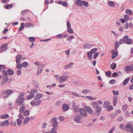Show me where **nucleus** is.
Wrapping results in <instances>:
<instances>
[{"label": "nucleus", "instance_id": "obj_1", "mask_svg": "<svg viewBox=\"0 0 133 133\" xmlns=\"http://www.w3.org/2000/svg\"><path fill=\"white\" fill-rule=\"evenodd\" d=\"M52 123V128L50 131L51 133H57L56 130L58 129V122L57 121V118L56 117L52 118L51 120Z\"/></svg>", "mask_w": 133, "mask_h": 133}, {"label": "nucleus", "instance_id": "obj_2", "mask_svg": "<svg viewBox=\"0 0 133 133\" xmlns=\"http://www.w3.org/2000/svg\"><path fill=\"white\" fill-rule=\"evenodd\" d=\"M24 94L23 93H22L18 96V98L16 101V103L18 105H24V101L25 100V98L24 97Z\"/></svg>", "mask_w": 133, "mask_h": 133}, {"label": "nucleus", "instance_id": "obj_3", "mask_svg": "<svg viewBox=\"0 0 133 133\" xmlns=\"http://www.w3.org/2000/svg\"><path fill=\"white\" fill-rule=\"evenodd\" d=\"M69 73L68 72H65L63 74V75L59 77V83H62L66 82L69 77Z\"/></svg>", "mask_w": 133, "mask_h": 133}, {"label": "nucleus", "instance_id": "obj_4", "mask_svg": "<svg viewBox=\"0 0 133 133\" xmlns=\"http://www.w3.org/2000/svg\"><path fill=\"white\" fill-rule=\"evenodd\" d=\"M93 107L95 108V111L97 113L100 112L102 110V108L101 106H99L96 102H94L92 104Z\"/></svg>", "mask_w": 133, "mask_h": 133}, {"label": "nucleus", "instance_id": "obj_5", "mask_svg": "<svg viewBox=\"0 0 133 133\" xmlns=\"http://www.w3.org/2000/svg\"><path fill=\"white\" fill-rule=\"evenodd\" d=\"M82 118V117L79 114H78L75 116L74 121L76 123H82L81 120Z\"/></svg>", "mask_w": 133, "mask_h": 133}, {"label": "nucleus", "instance_id": "obj_6", "mask_svg": "<svg viewBox=\"0 0 133 133\" xmlns=\"http://www.w3.org/2000/svg\"><path fill=\"white\" fill-rule=\"evenodd\" d=\"M41 103V100L35 98L31 102L30 104L32 105L38 106Z\"/></svg>", "mask_w": 133, "mask_h": 133}, {"label": "nucleus", "instance_id": "obj_7", "mask_svg": "<svg viewBox=\"0 0 133 133\" xmlns=\"http://www.w3.org/2000/svg\"><path fill=\"white\" fill-rule=\"evenodd\" d=\"M83 108H80L79 109L78 111L81 116L86 117L87 115L86 111Z\"/></svg>", "mask_w": 133, "mask_h": 133}, {"label": "nucleus", "instance_id": "obj_8", "mask_svg": "<svg viewBox=\"0 0 133 133\" xmlns=\"http://www.w3.org/2000/svg\"><path fill=\"white\" fill-rule=\"evenodd\" d=\"M124 70L127 73L129 72V71H133V65L125 66Z\"/></svg>", "mask_w": 133, "mask_h": 133}, {"label": "nucleus", "instance_id": "obj_9", "mask_svg": "<svg viewBox=\"0 0 133 133\" xmlns=\"http://www.w3.org/2000/svg\"><path fill=\"white\" fill-rule=\"evenodd\" d=\"M132 124L131 122H128L126 124L125 130L127 131H128L132 127Z\"/></svg>", "mask_w": 133, "mask_h": 133}, {"label": "nucleus", "instance_id": "obj_10", "mask_svg": "<svg viewBox=\"0 0 133 133\" xmlns=\"http://www.w3.org/2000/svg\"><path fill=\"white\" fill-rule=\"evenodd\" d=\"M14 92L13 90L12 89H8L6 90L5 91H3L2 92V94L3 95H5V94H6L7 95H8L9 96L12 93Z\"/></svg>", "mask_w": 133, "mask_h": 133}, {"label": "nucleus", "instance_id": "obj_11", "mask_svg": "<svg viewBox=\"0 0 133 133\" xmlns=\"http://www.w3.org/2000/svg\"><path fill=\"white\" fill-rule=\"evenodd\" d=\"M22 58V56L21 54L17 55L16 57V64L20 63V60Z\"/></svg>", "mask_w": 133, "mask_h": 133}, {"label": "nucleus", "instance_id": "obj_12", "mask_svg": "<svg viewBox=\"0 0 133 133\" xmlns=\"http://www.w3.org/2000/svg\"><path fill=\"white\" fill-rule=\"evenodd\" d=\"M74 3L75 5L81 7L82 6V1L81 0H76L75 1Z\"/></svg>", "mask_w": 133, "mask_h": 133}, {"label": "nucleus", "instance_id": "obj_13", "mask_svg": "<svg viewBox=\"0 0 133 133\" xmlns=\"http://www.w3.org/2000/svg\"><path fill=\"white\" fill-rule=\"evenodd\" d=\"M84 109L85 110L90 114L93 113V111L92 109L88 107L85 106L84 107Z\"/></svg>", "mask_w": 133, "mask_h": 133}, {"label": "nucleus", "instance_id": "obj_14", "mask_svg": "<svg viewBox=\"0 0 133 133\" xmlns=\"http://www.w3.org/2000/svg\"><path fill=\"white\" fill-rule=\"evenodd\" d=\"M9 122L8 120H6L0 124V127H2L4 126H7L9 125Z\"/></svg>", "mask_w": 133, "mask_h": 133}, {"label": "nucleus", "instance_id": "obj_15", "mask_svg": "<svg viewBox=\"0 0 133 133\" xmlns=\"http://www.w3.org/2000/svg\"><path fill=\"white\" fill-rule=\"evenodd\" d=\"M74 63H70L69 64L66 65L64 67L65 69H67L70 68H71L73 66Z\"/></svg>", "mask_w": 133, "mask_h": 133}, {"label": "nucleus", "instance_id": "obj_16", "mask_svg": "<svg viewBox=\"0 0 133 133\" xmlns=\"http://www.w3.org/2000/svg\"><path fill=\"white\" fill-rule=\"evenodd\" d=\"M92 45L89 43H86L84 44L83 46V48L84 49H89L91 47Z\"/></svg>", "mask_w": 133, "mask_h": 133}, {"label": "nucleus", "instance_id": "obj_17", "mask_svg": "<svg viewBox=\"0 0 133 133\" xmlns=\"http://www.w3.org/2000/svg\"><path fill=\"white\" fill-rule=\"evenodd\" d=\"M62 108L63 110L65 111L69 109V105L66 104H64L63 105Z\"/></svg>", "mask_w": 133, "mask_h": 133}, {"label": "nucleus", "instance_id": "obj_18", "mask_svg": "<svg viewBox=\"0 0 133 133\" xmlns=\"http://www.w3.org/2000/svg\"><path fill=\"white\" fill-rule=\"evenodd\" d=\"M30 120V118L27 117L25 118L23 122V125H25L27 124Z\"/></svg>", "mask_w": 133, "mask_h": 133}, {"label": "nucleus", "instance_id": "obj_19", "mask_svg": "<svg viewBox=\"0 0 133 133\" xmlns=\"http://www.w3.org/2000/svg\"><path fill=\"white\" fill-rule=\"evenodd\" d=\"M107 4L109 6L111 7H113L115 5L114 2L111 1H108L107 2Z\"/></svg>", "mask_w": 133, "mask_h": 133}, {"label": "nucleus", "instance_id": "obj_20", "mask_svg": "<svg viewBox=\"0 0 133 133\" xmlns=\"http://www.w3.org/2000/svg\"><path fill=\"white\" fill-rule=\"evenodd\" d=\"M43 68L42 66L38 68V70L37 72L36 75H38L41 74Z\"/></svg>", "mask_w": 133, "mask_h": 133}, {"label": "nucleus", "instance_id": "obj_21", "mask_svg": "<svg viewBox=\"0 0 133 133\" xmlns=\"http://www.w3.org/2000/svg\"><path fill=\"white\" fill-rule=\"evenodd\" d=\"M87 56L89 59L91 61L92 59V54L90 51L88 52H87Z\"/></svg>", "mask_w": 133, "mask_h": 133}, {"label": "nucleus", "instance_id": "obj_22", "mask_svg": "<svg viewBox=\"0 0 133 133\" xmlns=\"http://www.w3.org/2000/svg\"><path fill=\"white\" fill-rule=\"evenodd\" d=\"M110 103L108 101L105 102L103 105V107L104 108H107L110 105Z\"/></svg>", "mask_w": 133, "mask_h": 133}, {"label": "nucleus", "instance_id": "obj_23", "mask_svg": "<svg viewBox=\"0 0 133 133\" xmlns=\"http://www.w3.org/2000/svg\"><path fill=\"white\" fill-rule=\"evenodd\" d=\"M8 74L10 76L13 75L14 74V72L13 70L10 69H8L7 71Z\"/></svg>", "mask_w": 133, "mask_h": 133}, {"label": "nucleus", "instance_id": "obj_24", "mask_svg": "<svg viewBox=\"0 0 133 133\" xmlns=\"http://www.w3.org/2000/svg\"><path fill=\"white\" fill-rule=\"evenodd\" d=\"M83 5L85 8L88 7L89 5V3L86 1H83L82 3V5Z\"/></svg>", "mask_w": 133, "mask_h": 133}, {"label": "nucleus", "instance_id": "obj_25", "mask_svg": "<svg viewBox=\"0 0 133 133\" xmlns=\"http://www.w3.org/2000/svg\"><path fill=\"white\" fill-rule=\"evenodd\" d=\"M71 94L72 95L74 96H75L76 97H81V96L78 93L75 92H72L71 93Z\"/></svg>", "mask_w": 133, "mask_h": 133}, {"label": "nucleus", "instance_id": "obj_26", "mask_svg": "<svg viewBox=\"0 0 133 133\" xmlns=\"http://www.w3.org/2000/svg\"><path fill=\"white\" fill-rule=\"evenodd\" d=\"M130 77H129L125 79L123 82V84L124 85H126L127 84L128 82L130 80Z\"/></svg>", "mask_w": 133, "mask_h": 133}, {"label": "nucleus", "instance_id": "obj_27", "mask_svg": "<svg viewBox=\"0 0 133 133\" xmlns=\"http://www.w3.org/2000/svg\"><path fill=\"white\" fill-rule=\"evenodd\" d=\"M42 97V94L41 93H39L37 94L35 97V98L39 99Z\"/></svg>", "mask_w": 133, "mask_h": 133}, {"label": "nucleus", "instance_id": "obj_28", "mask_svg": "<svg viewBox=\"0 0 133 133\" xmlns=\"http://www.w3.org/2000/svg\"><path fill=\"white\" fill-rule=\"evenodd\" d=\"M117 97H114L113 98V105L115 106L117 102Z\"/></svg>", "mask_w": 133, "mask_h": 133}, {"label": "nucleus", "instance_id": "obj_29", "mask_svg": "<svg viewBox=\"0 0 133 133\" xmlns=\"http://www.w3.org/2000/svg\"><path fill=\"white\" fill-rule=\"evenodd\" d=\"M34 96V94L30 92V94L26 97V98L28 99H30L32 98Z\"/></svg>", "mask_w": 133, "mask_h": 133}, {"label": "nucleus", "instance_id": "obj_30", "mask_svg": "<svg viewBox=\"0 0 133 133\" xmlns=\"http://www.w3.org/2000/svg\"><path fill=\"white\" fill-rule=\"evenodd\" d=\"M91 92V91L89 90L85 89H83L82 91V92L83 93L86 94L90 93Z\"/></svg>", "mask_w": 133, "mask_h": 133}, {"label": "nucleus", "instance_id": "obj_31", "mask_svg": "<svg viewBox=\"0 0 133 133\" xmlns=\"http://www.w3.org/2000/svg\"><path fill=\"white\" fill-rule=\"evenodd\" d=\"M25 107L24 106H22L19 108V111L21 113H22L25 111Z\"/></svg>", "mask_w": 133, "mask_h": 133}, {"label": "nucleus", "instance_id": "obj_32", "mask_svg": "<svg viewBox=\"0 0 133 133\" xmlns=\"http://www.w3.org/2000/svg\"><path fill=\"white\" fill-rule=\"evenodd\" d=\"M24 26L25 24L24 23H21V25L18 29L19 31H22L24 28Z\"/></svg>", "mask_w": 133, "mask_h": 133}, {"label": "nucleus", "instance_id": "obj_33", "mask_svg": "<svg viewBox=\"0 0 133 133\" xmlns=\"http://www.w3.org/2000/svg\"><path fill=\"white\" fill-rule=\"evenodd\" d=\"M22 67L25 68L28 65V63L26 62H23L21 64Z\"/></svg>", "mask_w": 133, "mask_h": 133}, {"label": "nucleus", "instance_id": "obj_34", "mask_svg": "<svg viewBox=\"0 0 133 133\" xmlns=\"http://www.w3.org/2000/svg\"><path fill=\"white\" fill-rule=\"evenodd\" d=\"M34 26V25L30 23H27L25 24V26L26 27L29 28L30 27H33Z\"/></svg>", "mask_w": 133, "mask_h": 133}, {"label": "nucleus", "instance_id": "obj_35", "mask_svg": "<svg viewBox=\"0 0 133 133\" xmlns=\"http://www.w3.org/2000/svg\"><path fill=\"white\" fill-rule=\"evenodd\" d=\"M29 111L28 110H25L23 112V115L25 116H27L29 115Z\"/></svg>", "mask_w": 133, "mask_h": 133}, {"label": "nucleus", "instance_id": "obj_36", "mask_svg": "<svg viewBox=\"0 0 133 133\" xmlns=\"http://www.w3.org/2000/svg\"><path fill=\"white\" fill-rule=\"evenodd\" d=\"M9 115L8 114H5L1 115V118L2 119H5L9 118Z\"/></svg>", "mask_w": 133, "mask_h": 133}, {"label": "nucleus", "instance_id": "obj_37", "mask_svg": "<svg viewBox=\"0 0 133 133\" xmlns=\"http://www.w3.org/2000/svg\"><path fill=\"white\" fill-rule=\"evenodd\" d=\"M110 67L112 69H115L116 67V63H113L110 65Z\"/></svg>", "mask_w": 133, "mask_h": 133}, {"label": "nucleus", "instance_id": "obj_38", "mask_svg": "<svg viewBox=\"0 0 133 133\" xmlns=\"http://www.w3.org/2000/svg\"><path fill=\"white\" fill-rule=\"evenodd\" d=\"M13 6L12 4H8L6 5L5 8L7 9H10L12 8Z\"/></svg>", "mask_w": 133, "mask_h": 133}, {"label": "nucleus", "instance_id": "obj_39", "mask_svg": "<svg viewBox=\"0 0 133 133\" xmlns=\"http://www.w3.org/2000/svg\"><path fill=\"white\" fill-rule=\"evenodd\" d=\"M118 53L117 51H116L112 53V55L111 57L112 59L115 58L118 55Z\"/></svg>", "mask_w": 133, "mask_h": 133}, {"label": "nucleus", "instance_id": "obj_40", "mask_svg": "<svg viewBox=\"0 0 133 133\" xmlns=\"http://www.w3.org/2000/svg\"><path fill=\"white\" fill-rule=\"evenodd\" d=\"M16 65V67L17 69H22V67L21 63L17 64Z\"/></svg>", "mask_w": 133, "mask_h": 133}, {"label": "nucleus", "instance_id": "obj_41", "mask_svg": "<svg viewBox=\"0 0 133 133\" xmlns=\"http://www.w3.org/2000/svg\"><path fill=\"white\" fill-rule=\"evenodd\" d=\"M126 13L129 15H131L132 14V11L129 9H127L126 10Z\"/></svg>", "mask_w": 133, "mask_h": 133}, {"label": "nucleus", "instance_id": "obj_42", "mask_svg": "<svg viewBox=\"0 0 133 133\" xmlns=\"http://www.w3.org/2000/svg\"><path fill=\"white\" fill-rule=\"evenodd\" d=\"M78 108L79 107L78 106H77L76 107H74L72 108L73 111L76 113H77L78 111Z\"/></svg>", "mask_w": 133, "mask_h": 133}, {"label": "nucleus", "instance_id": "obj_43", "mask_svg": "<svg viewBox=\"0 0 133 133\" xmlns=\"http://www.w3.org/2000/svg\"><path fill=\"white\" fill-rule=\"evenodd\" d=\"M17 124L18 125H20L22 123L21 119L20 118H18L17 120Z\"/></svg>", "mask_w": 133, "mask_h": 133}, {"label": "nucleus", "instance_id": "obj_44", "mask_svg": "<svg viewBox=\"0 0 133 133\" xmlns=\"http://www.w3.org/2000/svg\"><path fill=\"white\" fill-rule=\"evenodd\" d=\"M107 108V111H110L113 109V107L112 105H109Z\"/></svg>", "mask_w": 133, "mask_h": 133}, {"label": "nucleus", "instance_id": "obj_45", "mask_svg": "<svg viewBox=\"0 0 133 133\" xmlns=\"http://www.w3.org/2000/svg\"><path fill=\"white\" fill-rule=\"evenodd\" d=\"M97 49L96 48L91 49L90 52L92 54L95 52L97 50Z\"/></svg>", "mask_w": 133, "mask_h": 133}, {"label": "nucleus", "instance_id": "obj_46", "mask_svg": "<svg viewBox=\"0 0 133 133\" xmlns=\"http://www.w3.org/2000/svg\"><path fill=\"white\" fill-rule=\"evenodd\" d=\"M8 45L7 43H5L4 44H2L0 47V49H3L6 47Z\"/></svg>", "mask_w": 133, "mask_h": 133}, {"label": "nucleus", "instance_id": "obj_47", "mask_svg": "<svg viewBox=\"0 0 133 133\" xmlns=\"http://www.w3.org/2000/svg\"><path fill=\"white\" fill-rule=\"evenodd\" d=\"M119 46V43L117 41H116L115 43V50H117Z\"/></svg>", "mask_w": 133, "mask_h": 133}, {"label": "nucleus", "instance_id": "obj_48", "mask_svg": "<svg viewBox=\"0 0 133 133\" xmlns=\"http://www.w3.org/2000/svg\"><path fill=\"white\" fill-rule=\"evenodd\" d=\"M105 74L108 77H111V73L110 71L106 72Z\"/></svg>", "mask_w": 133, "mask_h": 133}, {"label": "nucleus", "instance_id": "obj_49", "mask_svg": "<svg viewBox=\"0 0 133 133\" xmlns=\"http://www.w3.org/2000/svg\"><path fill=\"white\" fill-rule=\"evenodd\" d=\"M86 98L88 99H90V100H93L96 99V98H94V97H92L91 96H87L85 97Z\"/></svg>", "mask_w": 133, "mask_h": 133}, {"label": "nucleus", "instance_id": "obj_50", "mask_svg": "<svg viewBox=\"0 0 133 133\" xmlns=\"http://www.w3.org/2000/svg\"><path fill=\"white\" fill-rule=\"evenodd\" d=\"M116 81L115 79H111L110 81L109 82V83L113 85L116 83Z\"/></svg>", "mask_w": 133, "mask_h": 133}, {"label": "nucleus", "instance_id": "obj_51", "mask_svg": "<svg viewBox=\"0 0 133 133\" xmlns=\"http://www.w3.org/2000/svg\"><path fill=\"white\" fill-rule=\"evenodd\" d=\"M28 39L29 41L32 42H33L35 40V38L33 37H29L28 38Z\"/></svg>", "mask_w": 133, "mask_h": 133}, {"label": "nucleus", "instance_id": "obj_52", "mask_svg": "<svg viewBox=\"0 0 133 133\" xmlns=\"http://www.w3.org/2000/svg\"><path fill=\"white\" fill-rule=\"evenodd\" d=\"M128 36L127 35H126L122 39L123 40L124 42H126L128 39Z\"/></svg>", "mask_w": 133, "mask_h": 133}, {"label": "nucleus", "instance_id": "obj_53", "mask_svg": "<svg viewBox=\"0 0 133 133\" xmlns=\"http://www.w3.org/2000/svg\"><path fill=\"white\" fill-rule=\"evenodd\" d=\"M6 67L5 66L0 65V71H1V70H4L5 69Z\"/></svg>", "mask_w": 133, "mask_h": 133}, {"label": "nucleus", "instance_id": "obj_54", "mask_svg": "<svg viewBox=\"0 0 133 133\" xmlns=\"http://www.w3.org/2000/svg\"><path fill=\"white\" fill-rule=\"evenodd\" d=\"M132 40L130 39H129L126 42V43L128 44H130L132 42Z\"/></svg>", "mask_w": 133, "mask_h": 133}, {"label": "nucleus", "instance_id": "obj_55", "mask_svg": "<svg viewBox=\"0 0 133 133\" xmlns=\"http://www.w3.org/2000/svg\"><path fill=\"white\" fill-rule=\"evenodd\" d=\"M124 18L126 21H127L129 19L130 17L128 15H124Z\"/></svg>", "mask_w": 133, "mask_h": 133}, {"label": "nucleus", "instance_id": "obj_56", "mask_svg": "<svg viewBox=\"0 0 133 133\" xmlns=\"http://www.w3.org/2000/svg\"><path fill=\"white\" fill-rule=\"evenodd\" d=\"M68 29L67 30V31L68 33L70 34H72L73 33V31L72 29L71 28Z\"/></svg>", "mask_w": 133, "mask_h": 133}, {"label": "nucleus", "instance_id": "obj_57", "mask_svg": "<svg viewBox=\"0 0 133 133\" xmlns=\"http://www.w3.org/2000/svg\"><path fill=\"white\" fill-rule=\"evenodd\" d=\"M2 73L3 76L5 77H7V76L8 74L7 72L6 71H2Z\"/></svg>", "mask_w": 133, "mask_h": 133}, {"label": "nucleus", "instance_id": "obj_58", "mask_svg": "<svg viewBox=\"0 0 133 133\" xmlns=\"http://www.w3.org/2000/svg\"><path fill=\"white\" fill-rule=\"evenodd\" d=\"M22 113H20L18 115V117L22 119H24V117L23 116V114H21Z\"/></svg>", "mask_w": 133, "mask_h": 133}, {"label": "nucleus", "instance_id": "obj_59", "mask_svg": "<svg viewBox=\"0 0 133 133\" xmlns=\"http://www.w3.org/2000/svg\"><path fill=\"white\" fill-rule=\"evenodd\" d=\"M99 54V52H97L94 54L93 55V58L94 59H95L98 56Z\"/></svg>", "mask_w": 133, "mask_h": 133}, {"label": "nucleus", "instance_id": "obj_60", "mask_svg": "<svg viewBox=\"0 0 133 133\" xmlns=\"http://www.w3.org/2000/svg\"><path fill=\"white\" fill-rule=\"evenodd\" d=\"M124 28L125 29H128L129 28V24L128 23H127L124 24Z\"/></svg>", "mask_w": 133, "mask_h": 133}, {"label": "nucleus", "instance_id": "obj_61", "mask_svg": "<svg viewBox=\"0 0 133 133\" xmlns=\"http://www.w3.org/2000/svg\"><path fill=\"white\" fill-rule=\"evenodd\" d=\"M67 28H71V25L70 23L69 22H66Z\"/></svg>", "mask_w": 133, "mask_h": 133}, {"label": "nucleus", "instance_id": "obj_62", "mask_svg": "<svg viewBox=\"0 0 133 133\" xmlns=\"http://www.w3.org/2000/svg\"><path fill=\"white\" fill-rule=\"evenodd\" d=\"M127 108V106L126 105H124L123 106L122 108V110L123 111H125Z\"/></svg>", "mask_w": 133, "mask_h": 133}, {"label": "nucleus", "instance_id": "obj_63", "mask_svg": "<svg viewBox=\"0 0 133 133\" xmlns=\"http://www.w3.org/2000/svg\"><path fill=\"white\" fill-rule=\"evenodd\" d=\"M112 92L114 95H118L119 94V92L118 91H115V90H114L112 91Z\"/></svg>", "mask_w": 133, "mask_h": 133}, {"label": "nucleus", "instance_id": "obj_64", "mask_svg": "<svg viewBox=\"0 0 133 133\" xmlns=\"http://www.w3.org/2000/svg\"><path fill=\"white\" fill-rule=\"evenodd\" d=\"M37 89H34L31 90V92L34 94L37 92Z\"/></svg>", "mask_w": 133, "mask_h": 133}]
</instances>
